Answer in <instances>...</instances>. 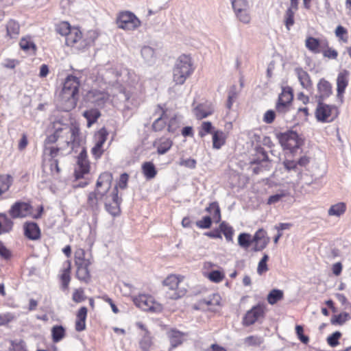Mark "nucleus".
<instances>
[{
    "instance_id": "nucleus-10",
    "label": "nucleus",
    "mask_w": 351,
    "mask_h": 351,
    "mask_svg": "<svg viewBox=\"0 0 351 351\" xmlns=\"http://www.w3.org/2000/svg\"><path fill=\"white\" fill-rule=\"evenodd\" d=\"M276 137L281 146L285 149H289L291 152L295 149L299 148L302 144V141L298 133L292 130L279 133L276 135Z\"/></svg>"
},
{
    "instance_id": "nucleus-53",
    "label": "nucleus",
    "mask_w": 351,
    "mask_h": 351,
    "mask_svg": "<svg viewBox=\"0 0 351 351\" xmlns=\"http://www.w3.org/2000/svg\"><path fill=\"white\" fill-rule=\"evenodd\" d=\"M86 296L85 295L84 289L82 287L74 289L72 293V300L75 303H81L86 300Z\"/></svg>"
},
{
    "instance_id": "nucleus-63",
    "label": "nucleus",
    "mask_w": 351,
    "mask_h": 351,
    "mask_svg": "<svg viewBox=\"0 0 351 351\" xmlns=\"http://www.w3.org/2000/svg\"><path fill=\"white\" fill-rule=\"evenodd\" d=\"M341 337V333L339 331L333 332L331 335L327 337V343L331 347H335L339 345V340Z\"/></svg>"
},
{
    "instance_id": "nucleus-11",
    "label": "nucleus",
    "mask_w": 351,
    "mask_h": 351,
    "mask_svg": "<svg viewBox=\"0 0 351 351\" xmlns=\"http://www.w3.org/2000/svg\"><path fill=\"white\" fill-rule=\"evenodd\" d=\"M121 202L122 199L119 197L117 186H114L111 193L107 195L104 204L106 210L113 217H117L121 214Z\"/></svg>"
},
{
    "instance_id": "nucleus-2",
    "label": "nucleus",
    "mask_w": 351,
    "mask_h": 351,
    "mask_svg": "<svg viewBox=\"0 0 351 351\" xmlns=\"http://www.w3.org/2000/svg\"><path fill=\"white\" fill-rule=\"evenodd\" d=\"M55 30L57 34L65 37V44L68 47L82 50L88 45V43L83 37L80 27L71 26L67 21H60L56 23Z\"/></svg>"
},
{
    "instance_id": "nucleus-58",
    "label": "nucleus",
    "mask_w": 351,
    "mask_h": 351,
    "mask_svg": "<svg viewBox=\"0 0 351 351\" xmlns=\"http://www.w3.org/2000/svg\"><path fill=\"white\" fill-rule=\"evenodd\" d=\"M213 222L211 217L204 216L200 220L197 221L195 224L200 229H208L211 227Z\"/></svg>"
},
{
    "instance_id": "nucleus-51",
    "label": "nucleus",
    "mask_w": 351,
    "mask_h": 351,
    "mask_svg": "<svg viewBox=\"0 0 351 351\" xmlns=\"http://www.w3.org/2000/svg\"><path fill=\"white\" fill-rule=\"evenodd\" d=\"M350 315L347 312H342L338 315H335L331 317L330 322L333 325H342L350 319Z\"/></svg>"
},
{
    "instance_id": "nucleus-23",
    "label": "nucleus",
    "mask_w": 351,
    "mask_h": 351,
    "mask_svg": "<svg viewBox=\"0 0 351 351\" xmlns=\"http://www.w3.org/2000/svg\"><path fill=\"white\" fill-rule=\"evenodd\" d=\"M328 45L327 39L320 40L313 36H308L305 40V47L306 49L313 53H319L323 47Z\"/></svg>"
},
{
    "instance_id": "nucleus-57",
    "label": "nucleus",
    "mask_w": 351,
    "mask_h": 351,
    "mask_svg": "<svg viewBox=\"0 0 351 351\" xmlns=\"http://www.w3.org/2000/svg\"><path fill=\"white\" fill-rule=\"evenodd\" d=\"M207 278L211 282L219 283L225 278V274L221 271L214 270L208 274Z\"/></svg>"
},
{
    "instance_id": "nucleus-33",
    "label": "nucleus",
    "mask_w": 351,
    "mask_h": 351,
    "mask_svg": "<svg viewBox=\"0 0 351 351\" xmlns=\"http://www.w3.org/2000/svg\"><path fill=\"white\" fill-rule=\"evenodd\" d=\"M87 313L88 310L85 306H82L77 311L75 324V328L77 332H81L86 329Z\"/></svg>"
},
{
    "instance_id": "nucleus-40",
    "label": "nucleus",
    "mask_w": 351,
    "mask_h": 351,
    "mask_svg": "<svg viewBox=\"0 0 351 351\" xmlns=\"http://www.w3.org/2000/svg\"><path fill=\"white\" fill-rule=\"evenodd\" d=\"M13 181V177L10 174L0 175V197L9 191Z\"/></svg>"
},
{
    "instance_id": "nucleus-34",
    "label": "nucleus",
    "mask_w": 351,
    "mask_h": 351,
    "mask_svg": "<svg viewBox=\"0 0 351 351\" xmlns=\"http://www.w3.org/2000/svg\"><path fill=\"white\" fill-rule=\"evenodd\" d=\"M214 109L212 105L200 104L194 109V114L197 119L202 120L213 114Z\"/></svg>"
},
{
    "instance_id": "nucleus-19",
    "label": "nucleus",
    "mask_w": 351,
    "mask_h": 351,
    "mask_svg": "<svg viewBox=\"0 0 351 351\" xmlns=\"http://www.w3.org/2000/svg\"><path fill=\"white\" fill-rule=\"evenodd\" d=\"M108 194L101 191L95 189L90 192L87 196V206L93 210H98L101 202L104 204Z\"/></svg>"
},
{
    "instance_id": "nucleus-3",
    "label": "nucleus",
    "mask_w": 351,
    "mask_h": 351,
    "mask_svg": "<svg viewBox=\"0 0 351 351\" xmlns=\"http://www.w3.org/2000/svg\"><path fill=\"white\" fill-rule=\"evenodd\" d=\"M195 66L189 54L182 53L178 57L173 68V82L182 85L194 73Z\"/></svg>"
},
{
    "instance_id": "nucleus-1",
    "label": "nucleus",
    "mask_w": 351,
    "mask_h": 351,
    "mask_svg": "<svg viewBox=\"0 0 351 351\" xmlns=\"http://www.w3.org/2000/svg\"><path fill=\"white\" fill-rule=\"evenodd\" d=\"M80 80L73 75H69L64 80L60 93V108L69 112L77 106Z\"/></svg>"
},
{
    "instance_id": "nucleus-12",
    "label": "nucleus",
    "mask_w": 351,
    "mask_h": 351,
    "mask_svg": "<svg viewBox=\"0 0 351 351\" xmlns=\"http://www.w3.org/2000/svg\"><path fill=\"white\" fill-rule=\"evenodd\" d=\"M33 206L29 202L17 201L9 210V215L13 219L25 218L32 215Z\"/></svg>"
},
{
    "instance_id": "nucleus-30",
    "label": "nucleus",
    "mask_w": 351,
    "mask_h": 351,
    "mask_svg": "<svg viewBox=\"0 0 351 351\" xmlns=\"http://www.w3.org/2000/svg\"><path fill=\"white\" fill-rule=\"evenodd\" d=\"M91 265L76 266L75 276L82 283L89 284L91 282L92 276L90 267Z\"/></svg>"
},
{
    "instance_id": "nucleus-44",
    "label": "nucleus",
    "mask_w": 351,
    "mask_h": 351,
    "mask_svg": "<svg viewBox=\"0 0 351 351\" xmlns=\"http://www.w3.org/2000/svg\"><path fill=\"white\" fill-rule=\"evenodd\" d=\"M295 10L291 5L288 8L284 15V23L288 31L290 30L291 27L295 23L294 15Z\"/></svg>"
},
{
    "instance_id": "nucleus-36",
    "label": "nucleus",
    "mask_w": 351,
    "mask_h": 351,
    "mask_svg": "<svg viewBox=\"0 0 351 351\" xmlns=\"http://www.w3.org/2000/svg\"><path fill=\"white\" fill-rule=\"evenodd\" d=\"M205 210L209 213L208 217H211L213 222L218 223L221 221V213L219 205L217 202H210L205 208Z\"/></svg>"
},
{
    "instance_id": "nucleus-14",
    "label": "nucleus",
    "mask_w": 351,
    "mask_h": 351,
    "mask_svg": "<svg viewBox=\"0 0 351 351\" xmlns=\"http://www.w3.org/2000/svg\"><path fill=\"white\" fill-rule=\"evenodd\" d=\"M109 99L110 95L107 92L97 89H91L88 90L84 96V99L86 101H88L99 108H104Z\"/></svg>"
},
{
    "instance_id": "nucleus-56",
    "label": "nucleus",
    "mask_w": 351,
    "mask_h": 351,
    "mask_svg": "<svg viewBox=\"0 0 351 351\" xmlns=\"http://www.w3.org/2000/svg\"><path fill=\"white\" fill-rule=\"evenodd\" d=\"M252 242H253V241L250 234L241 233L239 235L238 243L242 247H249Z\"/></svg>"
},
{
    "instance_id": "nucleus-48",
    "label": "nucleus",
    "mask_w": 351,
    "mask_h": 351,
    "mask_svg": "<svg viewBox=\"0 0 351 351\" xmlns=\"http://www.w3.org/2000/svg\"><path fill=\"white\" fill-rule=\"evenodd\" d=\"M284 293L280 289H272L267 297V300L269 304L274 305L278 301L283 299Z\"/></svg>"
},
{
    "instance_id": "nucleus-62",
    "label": "nucleus",
    "mask_w": 351,
    "mask_h": 351,
    "mask_svg": "<svg viewBox=\"0 0 351 351\" xmlns=\"http://www.w3.org/2000/svg\"><path fill=\"white\" fill-rule=\"evenodd\" d=\"M269 260V256L267 254H264L261 260L259 261L258 267H257V273L259 275H262L266 271H268V267H267V261Z\"/></svg>"
},
{
    "instance_id": "nucleus-16",
    "label": "nucleus",
    "mask_w": 351,
    "mask_h": 351,
    "mask_svg": "<svg viewBox=\"0 0 351 351\" xmlns=\"http://www.w3.org/2000/svg\"><path fill=\"white\" fill-rule=\"evenodd\" d=\"M108 132L105 128L98 130L94 136L95 141V146L91 149V153L95 158H99L104 154V144L107 140Z\"/></svg>"
},
{
    "instance_id": "nucleus-41",
    "label": "nucleus",
    "mask_w": 351,
    "mask_h": 351,
    "mask_svg": "<svg viewBox=\"0 0 351 351\" xmlns=\"http://www.w3.org/2000/svg\"><path fill=\"white\" fill-rule=\"evenodd\" d=\"M13 227V221L3 213H0V234L9 232Z\"/></svg>"
},
{
    "instance_id": "nucleus-39",
    "label": "nucleus",
    "mask_w": 351,
    "mask_h": 351,
    "mask_svg": "<svg viewBox=\"0 0 351 351\" xmlns=\"http://www.w3.org/2000/svg\"><path fill=\"white\" fill-rule=\"evenodd\" d=\"M143 174L147 180H151L157 175V170L152 162H145L141 167Z\"/></svg>"
},
{
    "instance_id": "nucleus-32",
    "label": "nucleus",
    "mask_w": 351,
    "mask_h": 351,
    "mask_svg": "<svg viewBox=\"0 0 351 351\" xmlns=\"http://www.w3.org/2000/svg\"><path fill=\"white\" fill-rule=\"evenodd\" d=\"M24 234L30 240H37L40 237V230L36 223L27 222L24 224Z\"/></svg>"
},
{
    "instance_id": "nucleus-49",
    "label": "nucleus",
    "mask_w": 351,
    "mask_h": 351,
    "mask_svg": "<svg viewBox=\"0 0 351 351\" xmlns=\"http://www.w3.org/2000/svg\"><path fill=\"white\" fill-rule=\"evenodd\" d=\"M346 210V205L343 202H339L330 206L328 210V215L339 217Z\"/></svg>"
},
{
    "instance_id": "nucleus-5",
    "label": "nucleus",
    "mask_w": 351,
    "mask_h": 351,
    "mask_svg": "<svg viewBox=\"0 0 351 351\" xmlns=\"http://www.w3.org/2000/svg\"><path fill=\"white\" fill-rule=\"evenodd\" d=\"M184 279V276L182 275L169 274L163 280L162 285L166 289L165 297L167 299L178 300L186 294V289L180 287Z\"/></svg>"
},
{
    "instance_id": "nucleus-17",
    "label": "nucleus",
    "mask_w": 351,
    "mask_h": 351,
    "mask_svg": "<svg viewBox=\"0 0 351 351\" xmlns=\"http://www.w3.org/2000/svg\"><path fill=\"white\" fill-rule=\"evenodd\" d=\"M69 133L71 134V136L70 140L66 141V145L70 147L71 150L80 147L82 142L80 123L77 121L71 123Z\"/></svg>"
},
{
    "instance_id": "nucleus-25",
    "label": "nucleus",
    "mask_w": 351,
    "mask_h": 351,
    "mask_svg": "<svg viewBox=\"0 0 351 351\" xmlns=\"http://www.w3.org/2000/svg\"><path fill=\"white\" fill-rule=\"evenodd\" d=\"M348 75L349 72L346 70H343V71L340 72L337 76V97L341 103L343 102L345 90L348 85Z\"/></svg>"
},
{
    "instance_id": "nucleus-37",
    "label": "nucleus",
    "mask_w": 351,
    "mask_h": 351,
    "mask_svg": "<svg viewBox=\"0 0 351 351\" xmlns=\"http://www.w3.org/2000/svg\"><path fill=\"white\" fill-rule=\"evenodd\" d=\"M82 115L87 121V127L90 128L97 121L101 114L97 108H92L85 110Z\"/></svg>"
},
{
    "instance_id": "nucleus-29",
    "label": "nucleus",
    "mask_w": 351,
    "mask_h": 351,
    "mask_svg": "<svg viewBox=\"0 0 351 351\" xmlns=\"http://www.w3.org/2000/svg\"><path fill=\"white\" fill-rule=\"evenodd\" d=\"M294 71L302 87L307 90H311L313 88V82L307 71L301 67L295 68Z\"/></svg>"
},
{
    "instance_id": "nucleus-21",
    "label": "nucleus",
    "mask_w": 351,
    "mask_h": 351,
    "mask_svg": "<svg viewBox=\"0 0 351 351\" xmlns=\"http://www.w3.org/2000/svg\"><path fill=\"white\" fill-rule=\"evenodd\" d=\"M4 29L5 32L4 38L6 40H16L20 34L21 25L16 20L10 19L4 25Z\"/></svg>"
},
{
    "instance_id": "nucleus-24",
    "label": "nucleus",
    "mask_w": 351,
    "mask_h": 351,
    "mask_svg": "<svg viewBox=\"0 0 351 351\" xmlns=\"http://www.w3.org/2000/svg\"><path fill=\"white\" fill-rule=\"evenodd\" d=\"M157 109L158 110L159 117L154 121L152 128L154 132H161L165 130L167 125V110L160 105L158 106Z\"/></svg>"
},
{
    "instance_id": "nucleus-31",
    "label": "nucleus",
    "mask_w": 351,
    "mask_h": 351,
    "mask_svg": "<svg viewBox=\"0 0 351 351\" xmlns=\"http://www.w3.org/2000/svg\"><path fill=\"white\" fill-rule=\"evenodd\" d=\"M172 145L173 141L165 136L156 138L153 143V146L156 148L157 153L160 155L166 154Z\"/></svg>"
},
{
    "instance_id": "nucleus-15",
    "label": "nucleus",
    "mask_w": 351,
    "mask_h": 351,
    "mask_svg": "<svg viewBox=\"0 0 351 351\" xmlns=\"http://www.w3.org/2000/svg\"><path fill=\"white\" fill-rule=\"evenodd\" d=\"M293 99L291 88L285 87L282 90L276 104V109L278 112L285 113L289 110V106Z\"/></svg>"
},
{
    "instance_id": "nucleus-35",
    "label": "nucleus",
    "mask_w": 351,
    "mask_h": 351,
    "mask_svg": "<svg viewBox=\"0 0 351 351\" xmlns=\"http://www.w3.org/2000/svg\"><path fill=\"white\" fill-rule=\"evenodd\" d=\"M228 134L222 130H214L212 133L213 147L215 149H221L226 143Z\"/></svg>"
},
{
    "instance_id": "nucleus-27",
    "label": "nucleus",
    "mask_w": 351,
    "mask_h": 351,
    "mask_svg": "<svg viewBox=\"0 0 351 351\" xmlns=\"http://www.w3.org/2000/svg\"><path fill=\"white\" fill-rule=\"evenodd\" d=\"M317 101H324L332 94V86L325 79H321L317 84Z\"/></svg>"
},
{
    "instance_id": "nucleus-42",
    "label": "nucleus",
    "mask_w": 351,
    "mask_h": 351,
    "mask_svg": "<svg viewBox=\"0 0 351 351\" xmlns=\"http://www.w3.org/2000/svg\"><path fill=\"white\" fill-rule=\"evenodd\" d=\"M220 233L222 232L227 241H232L234 230L233 228L226 221H221L219 226Z\"/></svg>"
},
{
    "instance_id": "nucleus-20",
    "label": "nucleus",
    "mask_w": 351,
    "mask_h": 351,
    "mask_svg": "<svg viewBox=\"0 0 351 351\" xmlns=\"http://www.w3.org/2000/svg\"><path fill=\"white\" fill-rule=\"evenodd\" d=\"M221 305V297L218 293H213L207 298L199 300L197 305L195 306V309H201L206 308L210 311H215L217 306Z\"/></svg>"
},
{
    "instance_id": "nucleus-13",
    "label": "nucleus",
    "mask_w": 351,
    "mask_h": 351,
    "mask_svg": "<svg viewBox=\"0 0 351 351\" xmlns=\"http://www.w3.org/2000/svg\"><path fill=\"white\" fill-rule=\"evenodd\" d=\"M90 162L88 160L87 152L84 148L80 152L77 158V163L74 170L76 180L82 179L90 172Z\"/></svg>"
},
{
    "instance_id": "nucleus-60",
    "label": "nucleus",
    "mask_w": 351,
    "mask_h": 351,
    "mask_svg": "<svg viewBox=\"0 0 351 351\" xmlns=\"http://www.w3.org/2000/svg\"><path fill=\"white\" fill-rule=\"evenodd\" d=\"M335 35L339 40L348 43V36L347 29L341 25H338L335 29Z\"/></svg>"
},
{
    "instance_id": "nucleus-46",
    "label": "nucleus",
    "mask_w": 351,
    "mask_h": 351,
    "mask_svg": "<svg viewBox=\"0 0 351 351\" xmlns=\"http://www.w3.org/2000/svg\"><path fill=\"white\" fill-rule=\"evenodd\" d=\"M66 331L62 326H54L51 328L52 340L54 343H58L64 338Z\"/></svg>"
},
{
    "instance_id": "nucleus-18",
    "label": "nucleus",
    "mask_w": 351,
    "mask_h": 351,
    "mask_svg": "<svg viewBox=\"0 0 351 351\" xmlns=\"http://www.w3.org/2000/svg\"><path fill=\"white\" fill-rule=\"evenodd\" d=\"M58 278L62 290H69L71 280V261L70 260H66L63 263L62 268L59 271Z\"/></svg>"
},
{
    "instance_id": "nucleus-28",
    "label": "nucleus",
    "mask_w": 351,
    "mask_h": 351,
    "mask_svg": "<svg viewBox=\"0 0 351 351\" xmlns=\"http://www.w3.org/2000/svg\"><path fill=\"white\" fill-rule=\"evenodd\" d=\"M19 45L24 52L33 56L36 54L38 48L31 36H23L19 40Z\"/></svg>"
},
{
    "instance_id": "nucleus-43",
    "label": "nucleus",
    "mask_w": 351,
    "mask_h": 351,
    "mask_svg": "<svg viewBox=\"0 0 351 351\" xmlns=\"http://www.w3.org/2000/svg\"><path fill=\"white\" fill-rule=\"evenodd\" d=\"M247 3H245V5H243V7H241V9H237L236 8H233L237 18L241 22L243 23H249L251 20V17L247 10Z\"/></svg>"
},
{
    "instance_id": "nucleus-55",
    "label": "nucleus",
    "mask_w": 351,
    "mask_h": 351,
    "mask_svg": "<svg viewBox=\"0 0 351 351\" xmlns=\"http://www.w3.org/2000/svg\"><path fill=\"white\" fill-rule=\"evenodd\" d=\"M321 53L323 54L324 57L328 59L335 60L338 57L337 51L333 48L330 47L328 42L326 47H323Z\"/></svg>"
},
{
    "instance_id": "nucleus-52",
    "label": "nucleus",
    "mask_w": 351,
    "mask_h": 351,
    "mask_svg": "<svg viewBox=\"0 0 351 351\" xmlns=\"http://www.w3.org/2000/svg\"><path fill=\"white\" fill-rule=\"evenodd\" d=\"M213 126L210 121H204L202 123L201 126L199 128L198 134L200 137H204L208 134L213 132Z\"/></svg>"
},
{
    "instance_id": "nucleus-59",
    "label": "nucleus",
    "mask_w": 351,
    "mask_h": 351,
    "mask_svg": "<svg viewBox=\"0 0 351 351\" xmlns=\"http://www.w3.org/2000/svg\"><path fill=\"white\" fill-rule=\"evenodd\" d=\"M263 342V338L256 335H250L244 339V343L249 346H260Z\"/></svg>"
},
{
    "instance_id": "nucleus-9",
    "label": "nucleus",
    "mask_w": 351,
    "mask_h": 351,
    "mask_svg": "<svg viewBox=\"0 0 351 351\" xmlns=\"http://www.w3.org/2000/svg\"><path fill=\"white\" fill-rule=\"evenodd\" d=\"M134 304L145 311L160 313L163 311V306L157 302L153 296L148 294H139L133 298Z\"/></svg>"
},
{
    "instance_id": "nucleus-54",
    "label": "nucleus",
    "mask_w": 351,
    "mask_h": 351,
    "mask_svg": "<svg viewBox=\"0 0 351 351\" xmlns=\"http://www.w3.org/2000/svg\"><path fill=\"white\" fill-rule=\"evenodd\" d=\"M238 95V93L237 90V86L235 85L232 86L229 90L228 94V99L226 102V107L228 109L230 110L233 103L236 100Z\"/></svg>"
},
{
    "instance_id": "nucleus-7",
    "label": "nucleus",
    "mask_w": 351,
    "mask_h": 351,
    "mask_svg": "<svg viewBox=\"0 0 351 351\" xmlns=\"http://www.w3.org/2000/svg\"><path fill=\"white\" fill-rule=\"evenodd\" d=\"M267 312V305L263 302H259L253 306L244 314L241 324L245 327L254 325L256 322H262Z\"/></svg>"
},
{
    "instance_id": "nucleus-6",
    "label": "nucleus",
    "mask_w": 351,
    "mask_h": 351,
    "mask_svg": "<svg viewBox=\"0 0 351 351\" xmlns=\"http://www.w3.org/2000/svg\"><path fill=\"white\" fill-rule=\"evenodd\" d=\"M115 23L119 29L126 32L134 31L141 26V20L134 13L129 10L119 12Z\"/></svg>"
},
{
    "instance_id": "nucleus-50",
    "label": "nucleus",
    "mask_w": 351,
    "mask_h": 351,
    "mask_svg": "<svg viewBox=\"0 0 351 351\" xmlns=\"http://www.w3.org/2000/svg\"><path fill=\"white\" fill-rule=\"evenodd\" d=\"M184 334L177 330H171L169 332V338L173 346H178L182 343Z\"/></svg>"
},
{
    "instance_id": "nucleus-26",
    "label": "nucleus",
    "mask_w": 351,
    "mask_h": 351,
    "mask_svg": "<svg viewBox=\"0 0 351 351\" xmlns=\"http://www.w3.org/2000/svg\"><path fill=\"white\" fill-rule=\"evenodd\" d=\"M252 241L255 243L254 251H261L269 243V238L267 236V232L260 228L255 232Z\"/></svg>"
},
{
    "instance_id": "nucleus-38",
    "label": "nucleus",
    "mask_w": 351,
    "mask_h": 351,
    "mask_svg": "<svg viewBox=\"0 0 351 351\" xmlns=\"http://www.w3.org/2000/svg\"><path fill=\"white\" fill-rule=\"evenodd\" d=\"M74 263L75 267L92 265L91 261L89 258H86V252L82 248H78L75 251Z\"/></svg>"
},
{
    "instance_id": "nucleus-64",
    "label": "nucleus",
    "mask_w": 351,
    "mask_h": 351,
    "mask_svg": "<svg viewBox=\"0 0 351 351\" xmlns=\"http://www.w3.org/2000/svg\"><path fill=\"white\" fill-rule=\"evenodd\" d=\"M15 318L14 315L11 313H0V326L9 324Z\"/></svg>"
},
{
    "instance_id": "nucleus-22",
    "label": "nucleus",
    "mask_w": 351,
    "mask_h": 351,
    "mask_svg": "<svg viewBox=\"0 0 351 351\" xmlns=\"http://www.w3.org/2000/svg\"><path fill=\"white\" fill-rule=\"evenodd\" d=\"M113 180L112 174L110 172L105 171L101 173L97 180L95 189L101 191L109 194Z\"/></svg>"
},
{
    "instance_id": "nucleus-47",
    "label": "nucleus",
    "mask_w": 351,
    "mask_h": 351,
    "mask_svg": "<svg viewBox=\"0 0 351 351\" xmlns=\"http://www.w3.org/2000/svg\"><path fill=\"white\" fill-rule=\"evenodd\" d=\"M54 133L58 136V138H62L69 134V126L60 121L53 123Z\"/></svg>"
},
{
    "instance_id": "nucleus-4",
    "label": "nucleus",
    "mask_w": 351,
    "mask_h": 351,
    "mask_svg": "<svg viewBox=\"0 0 351 351\" xmlns=\"http://www.w3.org/2000/svg\"><path fill=\"white\" fill-rule=\"evenodd\" d=\"M61 150L62 148L58 147H46L43 149L42 164L43 172L54 178H58L61 172L58 158Z\"/></svg>"
},
{
    "instance_id": "nucleus-61",
    "label": "nucleus",
    "mask_w": 351,
    "mask_h": 351,
    "mask_svg": "<svg viewBox=\"0 0 351 351\" xmlns=\"http://www.w3.org/2000/svg\"><path fill=\"white\" fill-rule=\"evenodd\" d=\"M10 351H27L23 340H14L11 341Z\"/></svg>"
},
{
    "instance_id": "nucleus-8",
    "label": "nucleus",
    "mask_w": 351,
    "mask_h": 351,
    "mask_svg": "<svg viewBox=\"0 0 351 351\" xmlns=\"http://www.w3.org/2000/svg\"><path fill=\"white\" fill-rule=\"evenodd\" d=\"M339 114V108L335 105H330L322 101H317L315 111V117L317 121L330 123L335 121Z\"/></svg>"
},
{
    "instance_id": "nucleus-45",
    "label": "nucleus",
    "mask_w": 351,
    "mask_h": 351,
    "mask_svg": "<svg viewBox=\"0 0 351 351\" xmlns=\"http://www.w3.org/2000/svg\"><path fill=\"white\" fill-rule=\"evenodd\" d=\"M180 121L176 116H173L171 118L168 117L167 130L169 133L176 134L180 130Z\"/></svg>"
}]
</instances>
